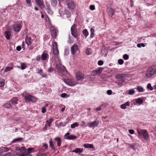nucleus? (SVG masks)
Segmentation results:
<instances>
[{
  "mask_svg": "<svg viewBox=\"0 0 156 156\" xmlns=\"http://www.w3.org/2000/svg\"><path fill=\"white\" fill-rule=\"evenodd\" d=\"M137 131L138 134V136L139 138H144L147 142L149 140V135L147 130L140 128L137 129Z\"/></svg>",
  "mask_w": 156,
  "mask_h": 156,
  "instance_id": "nucleus-1",
  "label": "nucleus"
},
{
  "mask_svg": "<svg viewBox=\"0 0 156 156\" xmlns=\"http://www.w3.org/2000/svg\"><path fill=\"white\" fill-rule=\"evenodd\" d=\"M22 96L24 98V100H25V102H35L37 101V99L36 98L27 92H24L22 94Z\"/></svg>",
  "mask_w": 156,
  "mask_h": 156,
  "instance_id": "nucleus-2",
  "label": "nucleus"
},
{
  "mask_svg": "<svg viewBox=\"0 0 156 156\" xmlns=\"http://www.w3.org/2000/svg\"><path fill=\"white\" fill-rule=\"evenodd\" d=\"M156 71V66L154 65L151 67L146 72V76L147 78H149L153 76Z\"/></svg>",
  "mask_w": 156,
  "mask_h": 156,
  "instance_id": "nucleus-3",
  "label": "nucleus"
},
{
  "mask_svg": "<svg viewBox=\"0 0 156 156\" xmlns=\"http://www.w3.org/2000/svg\"><path fill=\"white\" fill-rule=\"evenodd\" d=\"M56 67L57 70L62 74L66 75L67 73V71L66 68L63 65L60 64H57L56 65Z\"/></svg>",
  "mask_w": 156,
  "mask_h": 156,
  "instance_id": "nucleus-4",
  "label": "nucleus"
},
{
  "mask_svg": "<svg viewBox=\"0 0 156 156\" xmlns=\"http://www.w3.org/2000/svg\"><path fill=\"white\" fill-rule=\"evenodd\" d=\"M76 77L77 80L82 81L84 78V75L82 72H78L76 74Z\"/></svg>",
  "mask_w": 156,
  "mask_h": 156,
  "instance_id": "nucleus-5",
  "label": "nucleus"
},
{
  "mask_svg": "<svg viewBox=\"0 0 156 156\" xmlns=\"http://www.w3.org/2000/svg\"><path fill=\"white\" fill-rule=\"evenodd\" d=\"M103 68H99L98 69H96L91 72V75L94 76L100 74L102 70H103Z\"/></svg>",
  "mask_w": 156,
  "mask_h": 156,
  "instance_id": "nucleus-6",
  "label": "nucleus"
},
{
  "mask_svg": "<svg viewBox=\"0 0 156 156\" xmlns=\"http://www.w3.org/2000/svg\"><path fill=\"white\" fill-rule=\"evenodd\" d=\"M63 81L66 83L71 86H73L76 85L75 82L71 79L64 78Z\"/></svg>",
  "mask_w": 156,
  "mask_h": 156,
  "instance_id": "nucleus-7",
  "label": "nucleus"
},
{
  "mask_svg": "<svg viewBox=\"0 0 156 156\" xmlns=\"http://www.w3.org/2000/svg\"><path fill=\"white\" fill-rule=\"evenodd\" d=\"M22 25L20 24H15L13 25V29L15 32L18 33L22 28Z\"/></svg>",
  "mask_w": 156,
  "mask_h": 156,
  "instance_id": "nucleus-8",
  "label": "nucleus"
},
{
  "mask_svg": "<svg viewBox=\"0 0 156 156\" xmlns=\"http://www.w3.org/2000/svg\"><path fill=\"white\" fill-rule=\"evenodd\" d=\"M51 35L52 37L55 38L57 37V32L55 27H51L50 28Z\"/></svg>",
  "mask_w": 156,
  "mask_h": 156,
  "instance_id": "nucleus-9",
  "label": "nucleus"
},
{
  "mask_svg": "<svg viewBox=\"0 0 156 156\" xmlns=\"http://www.w3.org/2000/svg\"><path fill=\"white\" fill-rule=\"evenodd\" d=\"M70 133L69 132L67 133L64 135L65 138L66 139L71 140H74L77 138V136L75 135H71L69 136L68 135H69Z\"/></svg>",
  "mask_w": 156,
  "mask_h": 156,
  "instance_id": "nucleus-10",
  "label": "nucleus"
},
{
  "mask_svg": "<svg viewBox=\"0 0 156 156\" xmlns=\"http://www.w3.org/2000/svg\"><path fill=\"white\" fill-rule=\"evenodd\" d=\"M78 46L76 44H74L71 47V51L73 55H74L76 51L78 50Z\"/></svg>",
  "mask_w": 156,
  "mask_h": 156,
  "instance_id": "nucleus-11",
  "label": "nucleus"
},
{
  "mask_svg": "<svg viewBox=\"0 0 156 156\" xmlns=\"http://www.w3.org/2000/svg\"><path fill=\"white\" fill-rule=\"evenodd\" d=\"M98 124V121H95L92 122H88L87 125L90 127H92L97 126Z\"/></svg>",
  "mask_w": 156,
  "mask_h": 156,
  "instance_id": "nucleus-12",
  "label": "nucleus"
},
{
  "mask_svg": "<svg viewBox=\"0 0 156 156\" xmlns=\"http://www.w3.org/2000/svg\"><path fill=\"white\" fill-rule=\"evenodd\" d=\"M106 12L109 16L112 17L114 14V9L111 7H109L107 9Z\"/></svg>",
  "mask_w": 156,
  "mask_h": 156,
  "instance_id": "nucleus-13",
  "label": "nucleus"
},
{
  "mask_svg": "<svg viewBox=\"0 0 156 156\" xmlns=\"http://www.w3.org/2000/svg\"><path fill=\"white\" fill-rule=\"evenodd\" d=\"M18 100L16 97L13 98L11 99L9 101L11 105H15L18 104L17 101Z\"/></svg>",
  "mask_w": 156,
  "mask_h": 156,
  "instance_id": "nucleus-14",
  "label": "nucleus"
},
{
  "mask_svg": "<svg viewBox=\"0 0 156 156\" xmlns=\"http://www.w3.org/2000/svg\"><path fill=\"white\" fill-rule=\"evenodd\" d=\"M54 140L55 141H57V146L58 147H60L61 146L62 144L61 139L59 137H56L55 138Z\"/></svg>",
  "mask_w": 156,
  "mask_h": 156,
  "instance_id": "nucleus-15",
  "label": "nucleus"
},
{
  "mask_svg": "<svg viewBox=\"0 0 156 156\" xmlns=\"http://www.w3.org/2000/svg\"><path fill=\"white\" fill-rule=\"evenodd\" d=\"M49 57V55L46 53H43L41 56V59L43 61L46 60Z\"/></svg>",
  "mask_w": 156,
  "mask_h": 156,
  "instance_id": "nucleus-16",
  "label": "nucleus"
},
{
  "mask_svg": "<svg viewBox=\"0 0 156 156\" xmlns=\"http://www.w3.org/2000/svg\"><path fill=\"white\" fill-rule=\"evenodd\" d=\"M31 40L32 39L30 37H29L27 36H26L25 38V42L27 45L31 44Z\"/></svg>",
  "mask_w": 156,
  "mask_h": 156,
  "instance_id": "nucleus-17",
  "label": "nucleus"
},
{
  "mask_svg": "<svg viewBox=\"0 0 156 156\" xmlns=\"http://www.w3.org/2000/svg\"><path fill=\"white\" fill-rule=\"evenodd\" d=\"M46 10L48 14L51 15L53 13V11L50 8V5H46Z\"/></svg>",
  "mask_w": 156,
  "mask_h": 156,
  "instance_id": "nucleus-18",
  "label": "nucleus"
},
{
  "mask_svg": "<svg viewBox=\"0 0 156 156\" xmlns=\"http://www.w3.org/2000/svg\"><path fill=\"white\" fill-rule=\"evenodd\" d=\"M83 151V149L81 148H76L72 151V152H74L76 153L80 154Z\"/></svg>",
  "mask_w": 156,
  "mask_h": 156,
  "instance_id": "nucleus-19",
  "label": "nucleus"
},
{
  "mask_svg": "<svg viewBox=\"0 0 156 156\" xmlns=\"http://www.w3.org/2000/svg\"><path fill=\"white\" fill-rule=\"evenodd\" d=\"M71 32L72 36H73L75 38H77L79 35L77 34V30L71 31Z\"/></svg>",
  "mask_w": 156,
  "mask_h": 156,
  "instance_id": "nucleus-20",
  "label": "nucleus"
},
{
  "mask_svg": "<svg viewBox=\"0 0 156 156\" xmlns=\"http://www.w3.org/2000/svg\"><path fill=\"white\" fill-rule=\"evenodd\" d=\"M37 73L39 74L40 75H41L43 77H44L45 78H47V74H44L43 71V70L42 69H40L39 70Z\"/></svg>",
  "mask_w": 156,
  "mask_h": 156,
  "instance_id": "nucleus-21",
  "label": "nucleus"
},
{
  "mask_svg": "<svg viewBox=\"0 0 156 156\" xmlns=\"http://www.w3.org/2000/svg\"><path fill=\"white\" fill-rule=\"evenodd\" d=\"M23 140V138L22 137H19L13 139V140L11 142V143H13L16 142H21Z\"/></svg>",
  "mask_w": 156,
  "mask_h": 156,
  "instance_id": "nucleus-22",
  "label": "nucleus"
},
{
  "mask_svg": "<svg viewBox=\"0 0 156 156\" xmlns=\"http://www.w3.org/2000/svg\"><path fill=\"white\" fill-rule=\"evenodd\" d=\"M53 120V119L52 118H51L49 119V120H47L46 122L45 127H46L47 125L49 126H50L51 125V123Z\"/></svg>",
  "mask_w": 156,
  "mask_h": 156,
  "instance_id": "nucleus-23",
  "label": "nucleus"
},
{
  "mask_svg": "<svg viewBox=\"0 0 156 156\" xmlns=\"http://www.w3.org/2000/svg\"><path fill=\"white\" fill-rule=\"evenodd\" d=\"M3 106L5 108H12V105H11V104L10 103L9 101L7 103L4 104Z\"/></svg>",
  "mask_w": 156,
  "mask_h": 156,
  "instance_id": "nucleus-24",
  "label": "nucleus"
},
{
  "mask_svg": "<svg viewBox=\"0 0 156 156\" xmlns=\"http://www.w3.org/2000/svg\"><path fill=\"white\" fill-rule=\"evenodd\" d=\"M5 37L7 40H9L10 39V37L11 36V32L8 31H5L4 32Z\"/></svg>",
  "mask_w": 156,
  "mask_h": 156,
  "instance_id": "nucleus-25",
  "label": "nucleus"
},
{
  "mask_svg": "<svg viewBox=\"0 0 156 156\" xmlns=\"http://www.w3.org/2000/svg\"><path fill=\"white\" fill-rule=\"evenodd\" d=\"M50 147L51 148V149L54 151H55V147L53 143V141L52 139H51L49 141Z\"/></svg>",
  "mask_w": 156,
  "mask_h": 156,
  "instance_id": "nucleus-26",
  "label": "nucleus"
},
{
  "mask_svg": "<svg viewBox=\"0 0 156 156\" xmlns=\"http://www.w3.org/2000/svg\"><path fill=\"white\" fill-rule=\"evenodd\" d=\"M129 103L128 101L124 104L121 105H120V108L122 109H125L126 108V106H129Z\"/></svg>",
  "mask_w": 156,
  "mask_h": 156,
  "instance_id": "nucleus-27",
  "label": "nucleus"
},
{
  "mask_svg": "<svg viewBox=\"0 0 156 156\" xmlns=\"http://www.w3.org/2000/svg\"><path fill=\"white\" fill-rule=\"evenodd\" d=\"M69 8L71 9H73L75 8V5L74 3L71 1L70 2L68 3L67 4Z\"/></svg>",
  "mask_w": 156,
  "mask_h": 156,
  "instance_id": "nucleus-28",
  "label": "nucleus"
},
{
  "mask_svg": "<svg viewBox=\"0 0 156 156\" xmlns=\"http://www.w3.org/2000/svg\"><path fill=\"white\" fill-rule=\"evenodd\" d=\"M36 4L40 7H41L42 6H44L43 3L41 0H35Z\"/></svg>",
  "mask_w": 156,
  "mask_h": 156,
  "instance_id": "nucleus-29",
  "label": "nucleus"
},
{
  "mask_svg": "<svg viewBox=\"0 0 156 156\" xmlns=\"http://www.w3.org/2000/svg\"><path fill=\"white\" fill-rule=\"evenodd\" d=\"M83 146L86 148H94L93 145L89 144H86L83 145Z\"/></svg>",
  "mask_w": 156,
  "mask_h": 156,
  "instance_id": "nucleus-30",
  "label": "nucleus"
},
{
  "mask_svg": "<svg viewBox=\"0 0 156 156\" xmlns=\"http://www.w3.org/2000/svg\"><path fill=\"white\" fill-rule=\"evenodd\" d=\"M90 37L91 38H93L94 36V28H91L90 29Z\"/></svg>",
  "mask_w": 156,
  "mask_h": 156,
  "instance_id": "nucleus-31",
  "label": "nucleus"
},
{
  "mask_svg": "<svg viewBox=\"0 0 156 156\" xmlns=\"http://www.w3.org/2000/svg\"><path fill=\"white\" fill-rule=\"evenodd\" d=\"M36 46V44L34 45V44L32 45H31V44H29V45H27L28 48L29 50H32Z\"/></svg>",
  "mask_w": 156,
  "mask_h": 156,
  "instance_id": "nucleus-32",
  "label": "nucleus"
},
{
  "mask_svg": "<svg viewBox=\"0 0 156 156\" xmlns=\"http://www.w3.org/2000/svg\"><path fill=\"white\" fill-rule=\"evenodd\" d=\"M27 153L28 154H30L31 152H34L35 149L33 148L29 147L27 149Z\"/></svg>",
  "mask_w": 156,
  "mask_h": 156,
  "instance_id": "nucleus-33",
  "label": "nucleus"
},
{
  "mask_svg": "<svg viewBox=\"0 0 156 156\" xmlns=\"http://www.w3.org/2000/svg\"><path fill=\"white\" fill-rule=\"evenodd\" d=\"M64 14L66 15L67 18H70L71 13L68 10H66L64 12Z\"/></svg>",
  "mask_w": 156,
  "mask_h": 156,
  "instance_id": "nucleus-34",
  "label": "nucleus"
},
{
  "mask_svg": "<svg viewBox=\"0 0 156 156\" xmlns=\"http://www.w3.org/2000/svg\"><path fill=\"white\" fill-rule=\"evenodd\" d=\"M143 102V100L140 98H138L136 99V102L137 104H141Z\"/></svg>",
  "mask_w": 156,
  "mask_h": 156,
  "instance_id": "nucleus-35",
  "label": "nucleus"
},
{
  "mask_svg": "<svg viewBox=\"0 0 156 156\" xmlns=\"http://www.w3.org/2000/svg\"><path fill=\"white\" fill-rule=\"evenodd\" d=\"M20 152L22 154H24L27 153V150L26 148L24 147H22L20 148Z\"/></svg>",
  "mask_w": 156,
  "mask_h": 156,
  "instance_id": "nucleus-36",
  "label": "nucleus"
},
{
  "mask_svg": "<svg viewBox=\"0 0 156 156\" xmlns=\"http://www.w3.org/2000/svg\"><path fill=\"white\" fill-rule=\"evenodd\" d=\"M136 89L139 92H143L144 90L143 87L140 86H137Z\"/></svg>",
  "mask_w": 156,
  "mask_h": 156,
  "instance_id": "nucleus-37",
  "label": "nucleus"
},
{
  "mask_svg": "<svg viewBox=\"0 0 156 156\" xmlns=\"http://www.w3.org/2000/svg\"><path fill=\"white\" fill-rule=\"evenodd\" d=\"M9 149L8 148L6 147H4V149H2L0 150V154L4 152L7 151H9Z\"/></svg>",
  "mask_w": 156,
  "mask_h": 156,
  "instance_id": "nucleus-38",
  "label": "nucleus"
},
{
  "mask_svg": "<svg viewBox=\"0 0 156 156\" xmlns=\"http://www.w3.org/2000/svg\"><path fill=\"white\" fill-rule=\"evenodd\" d=\"M83 33L85 37H87L88 35V32L86 29L84 30L83 31Z\"/></svg>",
  "mask_w": 156,
  "mask_h": 156,
  "instance_id": "nucleus-39",
  "label": "nucleus"
},
{
  "mask_svg": "<svg viewBox=\"0 0 156 156\" xmlns=\"http://www.w3.org/2000/svg\"><path fill=\"white\" fill-rule=\"evenodd\" d=\"M51 2L52 6H55L57 4L56 0H51Z\"/></svg>",
  "mask_w": 156,
  "mask_h": 156,
  "instance_id": "nucleus-40",
  "label": "nucleus"
},
{
  "mask_svg": "<svg viewBox=\"0 0 156 156\" xmlns=\"http://www.w3.org/2000/svg\"><path fill=\"white\" fill-rule=\"evenodd\" d=\"M13 68L12 67H9V66H7L6 67L5 69L4 70V72H6L9 71L12 69H13Z\"/></svg>",
  "mask_w": 156,
  "mask_h": 156,
  "instance_id": "nucleus-41",
  "label": "nucleus"
},
{
  "mask_svg": "<svg viewBox=\"0 0 156 156\" xmlns=\"http://www.w3.org/2000/svg\"><path fill=\"white\" fill-rule=\"evenodd\" d=\"M69 95L67 94L66 93H63L61 94V96L62 98H67L69 97Z\"/></svg>",
  "mask_w": 156,
  "mask_h": 156,
  "instance_id": "nucleus-42",
  "label": "nucleus"
},
{
  "mask_svg": "<svg viewBox=\"0 0 156 156\" xmlns=\"http://www.w3.org/2000/svg\"><path fill=\"white\" fill-rule=\"evenodd\" d=\"M20 64L21 65V69L22 70L24 69L27 67V66L24 63L21 62Z\"/></svg>",
  "mask_w": 156,
  "mask_h": 156,
  "instance_id": "nucleus-43",
  "label": "nucleus"
},
{
  "mask_svg": "<svg viewBox=\"0 0 156 156\" xmlns=\"http://www.w3.org/2000/svg\"><path fill=\"white\" fill-rule=\"evenodd\" d=\"M79 126V124L78 123L76 122L71 125V127L72 128H74L76 127H77Z\"/></svg>",
  "mask_w": 156,
  "mask_h": 156,
  "instance_id": "nucleus-44",
  "label": "nucleus"
},
{
  "mask_svg": "<svg viewBox=\"0 0 156 156\" xmlns=\"http://www.w3.org/2000/svg\"><path fill=\"white\" fill-rule=\"evenodd\" d=\"M55 68L51 67L48 68L47 72L49 73H51L55 71Z\"/></svg>",
  "mask_w": 156,
  "mask_h": 156,
  "instance_id": "nucleus-45",
  "label": "nucleus"
},
{
  "mask_svg": "<svg viewBox=\"0 0 156 156\" xmlns=\"http://www.w3.org/2000/svg\"><path fill=\"white\" fill-rule=\"evenodd\" d=\"M91 49L90 48H87L86 51V53L87 55H89L91 54L92 53L91 51Z\"/></svg>",
  "mask_w": 156,
  "mask_h": 156,
  "instance_id": "nucleus-46",
  "label": "nucleus"
},
{
  "mask_svg": "<svg viewBox=\"0 0 156 156\" xmlns=\"http://www.w3.org/2000/svg\"><path fill=\"white\" fill-rule=\"evenodd\" d=\"M53 54L54 55H56L58 53V48L53 49Z\"/></svg>",
  "mask_w": 156,
  "mask_h": 156,
  "instance_id": "nucleus-47",
  "label": "nucleus"
},
{
  "mask_svg": "<svg viewBox=\"0 0 156 156\" xmlns=\"http://www.w3.org/2000/svg\"><path fill=\"white\" fill-rule=\"evenodd\" d=\"M118 81H119L118 84L121 85L124 82L125 80L123 78L122 79H119Z\"/></svg>",
  "mask_w": 156,
  "mask_h": 156,
  "instance_id": "nucleus-48",
  "label": "nucleus"
},
{
  "mask_svg": "<svg viewBox=\"0 0 156 156\" xmlns=\"http://www.w3.org/2000/svg\"><path fill=\"white\" fill-rule=\"evenodd\" d=\"M53 49L58 48L57 43L56 42L54 41L52 44Z\"/></svg>",
  "mask_w": 156,
  "mask_h": 156,
  "instance_id": "nucleus-49",
  "label": "nucleus"
},
{
  "mask_svg": "<svg viewBox=\"0 0 156 156\" xmlns=\"http://www.w3.org/2000/svg\"><path fill=\"white\" fill-rule=\"evenodd\" d=\"M76 30V25L74 24L71 27V31L74 30Z\"/></svg>",
  "mask_w": 156,
  "mask_h": 156,
  "instance_id": "nucleus-50",
  "label": "nucleus"
},
{
  "mask_svg": "<svg viewBox=\"0 0 156 156\" xmlns=\"http://www.w3.org/2000/svg\"><path fill=\"white\" fill-rule=\"evenodd\" d=\"M147 88L149 89L150 90H153V88L151 86V83H148L147 86Z\"/></svg>",
  "mask_w": 156,
  "mask_h": 156,
  "instance_id": "nucleus-51",
  "label": "nucleus"
},
{
  "mask_svg": "<svg viewBox=\"0 0 156 156\" xmlns=\"http://www.w3.org/2000/svg\"><path fill=\"white\" fill-rule=\"evenodd\" d=\"M135 93V91L133 89H132L129 90L128 94L130 95H132L134 94Z\"/></svg>",
  "mask_w": 156,
  "mask_h": 156,
  "instance_id": "nucleus-52",
  "label": "nucleus"
},
{
  "mask_svg": "<svg viewBox=\"0 0 156 156\" xmlns=\"http://www.w3.org/2000/svg\"><path fill=\"white\" fill-rule=\"evenodd\" d=\"M69 48L66 49L65 50L64 55H68L69 53Z\"/></svg>",
  "mask_w": 156,
  "mask_h": 156,
  "instance_id": "nucleus-53",
  "label": "nucleus"
},
{
  "mask_svg": "<svg viewBox=\"0 0 156 156\" xmlns=\"http://www.w3.org/2000/svg\"><path fill=\"white\" fill-rule=\"evenodd\" d=\"M116 78L118 80L122 79V78H123L122 76L120 74L116 75Z\"/></svg>",
  "mask_w": 156,
  "mask_h": 156,
  "instance_id": "nucleus-54",
  "label": "nucleus"
},
{
  "mask_svg": "<svg viewBox=\"0 0 156 156\" xmlns=\"http://www.w3.org/2000/svg\"><path fill=\"white\" fill-rule=\"evenodd\" d=\"M26 3L28 5L29 7H31L32 6V4L31 3L30 0H26Z\"/></svg>",
  "mask_w": 156,
  "mask_h": 156,
  "instance_id": "nucleus-55",
  "label": "nucleus"
},
{
  "mask_svg": "<svg viewBox=\"0 0 156 156\" xmlns=\"http://www.w3.org/2000/svg\"><path fill=\"white\" fill-rule=\"evenodd\" d=\"M73 38L71 36H69L68 42L70 43H73Z\"/></svg>",
  "mask_w": 156,
  "mask_h": 156,
  "instance_id": "nucleus-56",
  "label": "nucleus"
},
{
  "mask_svg": "<svg viewBox=\"0 0 156 156\" xmlns=\"http://www.w3.org/2000/svg\"><path fill=\"white\" fill-rule=\"evenodd\" d=\"M137 46L138 48H140L141 47H145V44L143 43L138 44L137 45Z\"/></svg>",
  "mask_w": 156,
  "mask_h": 156,
  "instance_id": "nucleus-57",
  "label": "nucleus"
},
{
  "mask_svg": "<svg viewBox=\"0 0 156 156\" xmlns=\"http://www.w3.org/2000/svg\"><path fill=\"white\" fill-rule=\"evenodd\" d=\"M19 156H33V155L31 154H28L27 153H26L24 154H22Z\"/></svg>",
  "mask_w": 156,
  "mask_h": 156,
  "instance_id": "nucleus-58",
  "label": "nucleus"
},
{
  "mask_svg": "<svg viewBox=\"0 0 156 156\" xmlns=\"http://www.w3.org/2000/svg\"><path fill=\"white\" fill-rule=\"evenodd\" d=\"M123 58L124 59L126 60L129 58V56L128 55L126 54L123 55Z\"/></svg>",
  "mask_w": 156,
  "mask_h": 156,
  "instance_id": "nucleus-59",
  "label": "nucleus"
},
{
  "mask_svg": "<svg viewBox=\"0 0 156 156\" xmlns=\"http://www.w3.org/2000/svg\"><path fill=\"white\" fill-rule=\"evenodd\" d=\"M124 61L122 59H119L118 61V63L119 65H122Z\"/></svg>",
  "mask_w": 156,
  "mask_h": 156,
  "instance_id": "nucleus-60",
  "label": "nucleus"
},
{
  "mask_svg": "<svg viewBox=\"0 0 156 156\" xmlns=\"http://www.w3.org/2000/svg\"><path fill=\"white\" fill-rule=\"evenodd\" d=\"M5 84V81L4 80H2V81H0V87H3L4 85Z\"/></svg>",
  "mask_w": 156,
  "mask_h": 156,
  "instance_id": "nucleus-61",
  "label": "nucleus"
},
{
  "mask_svg": "<svg viewBox=\"0 0 156 156\" xmlns=\"http://www.w3.org/2000/svg\"><path fill=\"white\" fill-rule=\"evenodd\" d=\"M89 8L91 10H94L95 9V7L94 5H91L90 6Z\"/></svg>",
  "mask_w": 156,
  "mask_h": 156,
  "instance_id": "nucleus-62",
  "label": "nucleus"
},
{
  "mask_svg": "<svg viewBox=\"0 0 156 156\" xmlns=\"http://www.w3.org/2000/svg\"><path fill=\"white\" fill-rule=\"evenodd\" d=\"M101 105L99 107H98L96 109H95L94 111H95L96 112H97L98 111H101Z\"/></svg>",
  "mask_w": 156,
  "mask_h": 156,
  "instance_id": "nucleus-63",
  "label": "nucleus"
},
{
  "mask_svg": "<svg viewBox=\"0 0 156 156\" xmlns=\"http://www.w3.org/2000/svg\"><path fill=\"white\" fill-rule=\"evenodd\" d=\"M42 112L43 113H45L46 111V108H45V107H43L42 108Z\"/></svg>",
  "mask_w": 156,
  "mask_h": 156,
  "instance_id": "nucleus-64",
  "label": "nucleus"
}]
</instances>
